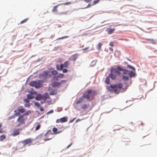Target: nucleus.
<instances>
[{
  "label": "nucleus",
  "instance_id": "obj_1",
  "mask_svg": "<svg viewBox=\"0 0 157 157\" xmlns=\"http://www.w3.org/2000/svg\"><path fill=\"white\" fill-rule=\"evenodd\" d=\"M124 85L121 82L118 83L117 84L111 85L108 87L109 90L111 93H114L116 94H118L120 92L119 89L123 88Z\"/></svg>",
  "mask_w": 157,
  "mask_h": 157
},
{
  "label": "nucleus",
  "instance_id": "obj_2",
  "mask_svg": "<svg viewBox=\"0 0 157 157\" xmlns=\"http://www.w3.org/2000/svg\"><path fill=\"white\" fill-rule=\"evenodd\" d=\"M96 95L97 93L95 90H89L83 94L82 97L90 101L94 99V96Z\"/></svg>",
  "mask_w": 157,
  "mask_h": 157
},
{
  "label": "nucleus",
  "instance_id": "obj_3",
  "mask_svg": "<svg viewBox=\"0 0 157 157\" xmlns=\"http://www.w3.org/2000/svg\"><path fill=\"white\" fill-rule=\"evenodd\" d=\"M123 69L121 67L118 66L117 69L113 67L111 68L110 70V71L111 72H112L115 73L117 75H120L121 74V72L119 71H123Z\"/></svg>",
  "mask_w": 157,
  "mask_h": 157
},
{
  "label": "nucleus",
  "instance_id": "obj_4",
  "mask_svg": "<svg viewBox=\"0 0 157 157\" xmlns=\"http://www.w3.org/2000/svg\"><path fill=\"white\" fill-rule=\"evenodd\" d=\"M67 82L65 80H63L60 82H54L51 84L52 86L53 87H59L60 85L63 83H66Z\"/></svg>",
  "mask_w": 157,
  "mask_h": 157
},
{
  "label": "nucleus",
  "instance_id": "obj_5",
  "mask_svg": "<svg viewBox=\"0 0 157 157\" xmlns=\"http://www.w3.org/2000/svg\"><path fill=\"white\" fill-rule=\"evenodd\" d=\"M17 121L18 122V124L17 125V127H19L21 124H24L25 119L24 118L23 115L20 116L17 119Z\"/></svg>",
  "mask_w": 157,
  "mask_h": 157
},
{
  "label": "nucleus",
  "instance_id": "obj_6",
  "mask_svg": "<svg viewBox=\"0 0 157 157\" xmlns=\"http://www.w3.org/2000/svg\"><path fill=\"white\" fill-rule=\"evenodd\" d=\"M32 142V140L30 138L25 139L21 141V143L23 144V146H25L27 144H29V145H30Z\"/></svg>",
  "mask_w": 157,
  "mask_h": 157
},
{
  "label": "nucleus",
  "instance_id": "obj_7",
  "mask_svg": "<svg viewBox=\"0 0 157 157\" xmlns=\"http://www.w3.org/2000/svg\"><path fill=\"white\" fill-rule=\"evenodd\" d=\"M124 73L125 74H128L129 77L131 78L135 75V73L133 71H129L128 70L124 69Z\"/></svg>",
  "mask_w": 157,
  "mask_h": 157
},
{
  "label": "nucleus",
  "instance_id": "obj_8",
  "mask_svg": "<svg viewBox=\"0 0 157 157\" xmlns=\"http://www.w3.org/2000/svg\"><path fill=\"white\" fill-rule=\"evenodd\" d=\"M49 72L44 71L43 72V73L41 74H40L39 75V77L40 78H42L44 77L45 78H46L48 77V74Z\"/></svg>",
  "mask_w": 157,
  "mask_h": 157
},
{
  "label": "nucleus",
  "instance_id": "obj_9",
  "mask_svg": "<svg viewBox=\"0 0 157 157\" xmlns=\"http://www.w3.org/2000/svg\"><path fill=\"white\" fill-rule=\"evenodd\" d=\"M21 128L16 129L13 130V132L11 134V135L15 136L19 134L21 130Z\"/></svg>",
  "mask_w": 157,
  "mask_h": 157
},
{
  "label": "nucleus",
  "instance_id": "obj_10",
  "mask_svg": "<svg viewBox=\"0 0 157 157\" xmlns=\"http://www.w3.org/2000/svg\"><path fill=\"white\" fill-rule=\"evenodd\" d=\"M42 99H44V102H45L46 101L47 99H50L48 94L45 93L42 95Z\"/></svg>",
  "mask_w": 157,
  "mask_h": 157
},
{
  "label": "nucleus",
  "instance_id": "obj_11",
  "mask_svg": "<svg viewBox=\"0 0 157 157\" xmlns=\"http://www.w3.org/2000/svg\"><path fill=\"white\" fill-rule=\"evenodd\" d=\"M115 30V29H112L111 28H108L106 29V31L109 34L113 33Z\"/></svg>",
  "mask_w": 157,
  "mask_h": 157
},
{
  "label": "nucleus",
  "instance_id": "obj_12",
  "mask_svg": "<svg viewBox=\"0 0 157 157\" xmlns=\"http://www.w3.org/2000/svg\"><path fill=\"white\" fill-rule=\"evenodd\" d=\"M123 79L125 81L128 80L129 79V76L128 75V74H125L124 73V69L123 70Z\"/></svg>",
  "mask_w": 157,
  "mask_h": 157
},
{
  "label": "nucleus",
  "instance_id": "obj_13",
  "mask_svg": "<svg viewBox=\"0 0 157 157\" xmlns=\"http://www.w3.org/2000/svg\"><path fill=\"white\" fill-rule=\"evenodd\" d=\"M117 74L112 72H111L110 73L109 75V77L113 80H115L116 78Z\"/></svg>",
  "mask_w": 157,
  "mask_h": 157
},
{
  "label": "nucleus",
  "instance_id": "obj_14",
  "mask_svg": "<svg viewBox=\"0 0 157 157\" xmlns=\"http://www.w3.org/2000/svg\"><path fill=\"white\" fill-rule=\"evenodd\" d=\"M78 55L77 54H75L72 55L69 59L71 61H75L78 58Z\"/></svg>",
  "mask_w": 157,
  "mask_h": 157
},
{
  "label": "nucleus",
  "instance_id": "obj_15",
  "mask_svg": "<svg viewBox=\"0 0 157 157\" xmlns=\"http://www.w3.org/2000/svg\"><path fill=\"white\" fill-rule=\"evenodd\" d=\"M17 110L20 113H23L25 112V109H24L22 106H19L17 108Z\"/></svg>",
  "mask_w": 157,
  "mask_h": 157
},
{
  "label": "nucleus",
  "instance_id": "obj_16",
  "mask_svg": "<svg viewBox=\"0 0 157 157\" xmlns=\"http://www.w3.org/2000/svg\"><path fill=\"white\" fill-rule=\"evenodd\" d=\"M41 86V85L40 83V81H36V83L35 87L36 88H39Z\"/></svg>",
  "mask_w": 157,
  "mask_h": 157
},
{
  "label": "nucleus",
  "instance_id": "obj_17",
  "mask_svg": "<svg viewBox=\"0 0 157 157\" xmlns=\"http://www.w3.org/2000/svg\"><path fill=\"white\" fill-rule=\"evenodd\" d=\"M83 98L82 96L80 97L78 100L76 101V103L77 105H78L82 102L83 101Z\"/></svg>",
  "mask_w": 157,
  "mask_h": 157
},
{
  "label": "nucleus",
  "instance_id": "obj_18",
  "mask_svg": "<svg viewBox=\"0 0 157 157\" xmlns=\"http://www.w3.org/2000/svg\"><path fill=\"white\" fill-rule=\"evenodd\" d=\"M60 121H61V123L67 122V117H63L60 118Z\"/></svg>",
  "mask_w": 157,
  "mask_h": 157
},
{
  "label": "nucleus",
  "instance_id": "obj_19",
  "mask_svg": "<svg viewBox=\"0 0 157 157\" xmlns=\"http://www.w3.org/2000/svg\"><path fill=\"white\" fill-rule=\"evenodd\" d=\"M103 44L101 43H99L97 46V48L100 51L101 49V47L102 45Z\"/></svg>",
  "mask_w": 157,
  "mask_h": 157
},
{
  "label": "nucleus",
  "instance_id": "obj_20",
  "mask_svg": "<svg viewBox=\"0 0 157 157\" xmlns=\"http://www.w3.org/2000/svg\"><path fill=\"white\" fill-rule=\"evenodd\" d=\"M42 99V95L41 94H38L36 97V99L37 100H39Z\"/></svg>",
  "mask_w": 157,
  "mask_h": 157
},
{
  "label": "nucleus",
  "instance_id": "obj_21",
  "mask_svg": "<svg viewBox=\"0 0 157 157\" xmlns=\"http://www.w3.org/2000/svg\"><path fill=\"white\" fill-rule=\"evenodd\" d=\"M52 131L53 132H54V134H58L62 132V131H60L59 132H57V129L56 128H54L52 129Z\"/></svg>",
  "mask_w": 157,
  "mask_h": 157
},
{
  "label": "nucleus",
  "instance_id": "obj_22",
  "mask_svg": "<svg viewBox=\"0 0 157 157\" xmlns=\"http://www.w3.org/2000/svg\"><path fill=\"white\" fill-rule=\"evenodd\" d=\"M22 144L21 143V142L19 143L17 146L18 149H20L21 148H22L24 146H23V144Z\"/></svg>",
  "mask_w": 157,
  "mask_h": 157
},
{
  "label": "nucleus",
  "instance_id": "obj_23",
  "mask_svg": "<svg viewBox=\"0 0 157 157\" xmlns=\"http://www.w3.org/2000/svg\"><path fill=\"white\" fill-rule=\"evenodd\" d=\"M146 40L148 41H150L151 43L153 44H155L156 43L155 40L153 39H146Z\"/></svg>",
  "mask_w": 157,
  "mask_h": 157
},
{
  "label": "nucleus",
  "instance_id": "obj_24",
  "mask_svg": "<svg viewBox=\"0 0 157 157\" xmlns=\"http://www.w3.org/2000/svg\"><path fill=\"white\" fill-rule=\"evenodd\" d=\"M36 83V81H31L30 82L29 85L32 87H35Z\"/></svg>",
  "mask_w": 157,
  "mask_h": 157
},
{
  "label": "nucleus",
  "instance_id": "obj_25",
  "mask_svg": "<svg viewBox=\"0 0 157 157\" xmlns=\"http://www.w3.org/2000/svg\"><path fill=\"white\" fill-rule=\"evenodd\" d=\"M63 64L64 67H67L69 64V63L68 61H66Z\"/></svg>",
  "mask_w": 157,
  "mask_h": 157
},
{
  "label": "nucleus",
  "instance_id": "obj_26",
  "mask_svg": "<svg viewBox=\"0 0 157 157\" xmlns=\"http://www.w3.org/2000/svg\"><path fill=\"white\" fill-rule=\"evenodd\" d=\"M105 82L107 84H109V82H110V79H109V77H107L105 79Z\"/></svg>",
  "mask_w": 157,
  "mask_h": 157
},
{
  "label": "nucleus",
  "instance_id": "obj_27",
  "mask_svg": "<svg viewBox=\"0 0 157 157\" xmlns=\"http://www.w3.org/2000/svg\"><path fill=\"white\" fill-rule=\"evenodd\" d=\"M57 76L58 78H62L64 77V75L63 74H59Z\"/></svg>",
  "mask_w": 157,
  "mask_h": 157
},
{
  "label": "nucleus",
  "instance_id": "obj_28",
  "mask_svg": "<svg viewBox=\"0 0 157 157\" xmlns=\"http://www.w3.org/2000/svg\"><path fill=\"white\" fill-rule=\"evenodd\" d=\"M88 107V105H87L86 104H84L82 105L81 107V108L83 109H85L87 108Z\"/></svg>",
  "mask_w": 157,
  "mask_h": 157
},
{
  "label": "nucleus",
  "instance_id": "obj_29",
  "mask_svg": "<svg viewBox=\"0 0 157 157\" xmlns=\"http://www.w3.org/2000/svg\"><path fill=\"white\" fill-rule=\"evenodd\" d=\"M27 98L28 99H33L34 98L32 94H28L27 96Z\"/></svg>",
  "mask_w": 157,
  "mask_h": 157
},
{
  "label": "nucleus",
  "instance_id": "obj_30",
  "mask_svg": "<svg viewBox=\"0 0 157 157\" xmlns=\"http://www.w3.org/2000/svg\"><path fill=\"white\" fill-rule=\"evenodd\" d=\"M6 138L5 136L2 135L0 136V141H2Z\"/></svg>",
  "mask_w": 157,
  "mask_h": 157
},
{
  "label": "nucleus",
  "instance_id": "obj_31",
  "mask_svg": "<svg viewBox=\"0 0 157 157\" xmlns=\"http://www.w3.org/2000/svg\"><path fill=\"white\" fill-rule=\"evenodd\" d=\"M100 1V0H94L92 3V5H95L97 4V3H98L99 1Z\"/></svg>",
  "mask_w": 157,
  "mask_h": 157
},
{
  "label": "nucleus",
  "instance_id": "obj_32",
  "mask_svg": "<svg viewBox=\"0 0 157 157\" xmlns=\"http://www.w3.org/2000/svg\"><path fill=\"white\" fill-rule=\"evenodd\" d=\"M43 136V134L41 133L37 136L36 137V139H41Z\"/></svg>",
  "mask_w": 157,
  "mask_h": 157
},
{
  "label": "nucleus",
  "instance_id": "obj_33",
  "mask_svg": "<svg viewBox=\"0 0 157 157\" xmlns=\"http://www.w3.org/2000/svg\"><path fill=\"white\" fill-rule=\"evenodd\" d=\"M60 69H58L57 70L58 71H61L63 70V68L64 67V65L63 64H61L60 65Z\"/></svg>",
  "mask_w": 157,
  "mask_h": 157
},
{
  "label": "nucleus",
  "instance_id": "obj_34",
  "mask_svg": "<svg viewBox=\"0 0 157 157\" xmlns=\"http://www.w3.org/2000/svg\"><path fill=\"white\" fill-rule=\"evenodd\" d=\"M17 111V110H15L14 111V113H15L14 114V116H19L20 115V113L19 112H16Z\"/></svg>",
  "mask_w": 157,
  "mask_h": 157
},
{
  "label": "nucleus",
  "instance_id": "obj_35",
  "mask_svg": "<svg viewBox=\"0 0 157 157\" xmlns=\"http://www.w3.org/2000/svg\"><path fill=\"white\" fill-rule=\"evenodd\" d=\"M58 7V6H55L53 7V9L52 10V11L53 12H56L58 11L57 9V8Z\"/></svg>",
  "mask_w": 157,
  "mask_h": 157
},
{
  "label": "nucleus",
  "instance_id": "obj_36",
  "mask_svg": "<svg viewBox=\"0 0 157 157\" xmlns=\"http://www.w3.org/2000/svg\"><path fill=\"white\" fill-rule=\"evenodd\" d=\"M52 132V131L51 130H49L47 131V132L44 134V136H46L48 135L49 134L51 133Z\"/></svg>",
  "mask_w": 157,
  "mask_h": 157
},
{
  "label": "nucleus",
  "instance_id": "obj_37",
  "mask_svg": "<svg viewBox=\"0 0 157 157\" xmlns=\"http://www.w3.org/2000/svg\"><path fill=\"white\" fill-rule=\"evenodd\" d=\"M52 74L54 75H56L58 73V72L56 70H53L51 72Z\"/></svg>",
  "mask_w": 157,
  "mask_h": 157
},
{
  "label": "nucleus",
  "instance_id": "obj_38",
  "mask_svg": "<svg viewBox=\"0 0 157 157\" xmlns=\"http://www.w3.org/2000/svg\"><path fill=\"white\" fill-rule=\"evenodd\" d=\"M31 113V111L30 110H28L26 113H25L22 115H23V117L24 116H27L29 113Z\"/></svg>",
  "mask_w": 157,
  "mask_h": 157
},
{
  "label": "nucleus",
  "instance_id": "obj_39",
  "mask_svg": "<svg viewBox=\"0 0 157 157\" xmlns=\"http://www.w3.org/2000/svg\"><path fill=\"white\" fill-rule=\"evenodd\" d=\"M28 18H26L24 19L23 20L21 21V22H20V24H22L28 21Z\"/></svg>",
  "mask_w": 157,
  "mask_h": 157
},
{
  "label": "nucleus",
  "instance_id": "obj_40",
  "mask_svg": "<svg viewBox=\"0 0 157 157\" xmlns=\"http://www.w3.org/2000/svg\"><path fill=\"white\" fill-rule=\"evenodd\" d=\"M40 127V125L38 124L35 128V130L37 131L39 130Z\"/></svg>",
  "mask_w": 157,
  "mask_h": 157
},
{
  "label": "nucleus",
  "instance_id": "obj_41",
  "mask_svg": "<svg viewBox=\"0 0 157 157\" xmlns=\"http://www.w3.org/2000/svg\"><path fill=\"white\" fill-rule=\"evenodd\" d=\"M89 48V47H87L82 49V50L83 52H85L87 51V50Z\"/></svg>",
  "mask_w": 157,
  "mask_h": 157
},
{
  "label": "nucleus",
  "instance_id": "obj_42",
  "mask_svg": "<svg viewBox=\"0 0 157 157\" xmlns=\"http://www.w3.org/2000/svg\"><path fill=\"white\" fill-rule=\"evenodd\" d=\"M127 67L128 68H129L134 70V71H135V68L134 67H132V66H131L130 65H127Z\"/></svg>",
  "mask_w": 157,
  "mask_h": 157
},
{
  "label": "nucleus",
  "instance_id": "obj_43",
  "mask_svg": "<svg viewBox=\"0 0 157 157\" xmlns=\"http://www.w3.org/2000/svg\"><path fill=\"white\" fill-rule=\"evenodd\" d=\"M59 78H58V76H54L52 80L57 81L58 80Z\"/></svg>",
  "mask_w": 157,
  "mask_h": 157
},
{
  "label": "nucleus",
  "instance_id": "obj_44",
  "mask_svg": "<svg viewBox=\"0 0 157 157\" xmlns=\"http://www.w3.org/2000/svg\"><path fill=\"white\" fill-rule=\"evenodd\" d=\"M34 105H35L38 107L40 106V104L38 102H35L34 103Z\"/></svg>",
  "mask_w": 157,
  "mask_h": 157
},
{
  "label": "nucleus",
  "instance_id": "obj_45",
  "mask_svg": "<svg viewBox=\"0 0 157 157\" xmlns=\"http://www.w3.org/2000/svg\"><path fill=\"white\" fill-rule=\"evenodd\" d=\"M125 139V138L124 137L122 138V141L123 142H128L129 140L128 138L126 139H127V140H124Z\"/></svg>",
  "mask_w": 157,
  "mask_h": 157
},
{
  "label": "nucleus",
  "instance_id": "obj_46",
  "mask_svg": "<svg viewBox=\"0 0 157 157\" xmlns=\"http://www.w3.org/2000/svg\"><path fill=\"white\" fill-rule=\"evenodd\" d=\"M15 117L14 116V115H13V116H11L10 117H9L8 118V119L10 120L11 119L14 118H15Z\"/></svg>",
  "mask_w": 157,
  "mask_h": 157
},
{
  "label": "nucleus",
  "instance_id": "obj_47",
  "mask_svg": "<svg viewBox=\"0 0 157 157\" xmlns=\"http://www.w3.org/2000/svg\"><path fill=\"white\" fill-rule=\"evenodd\" d=\"M68 72V70L66 69H64L63 70V73H66Z\"/></svg>",
  "mask_w": 157,
  "mask_h": 157
},
{
  "label": "nucleus",
  "instance_id": "obj_48",
  "mask_svg": "<svg viewBox=\"0 0 157 157\" xmlns=\"http://www.w3.org/2000/svg\"><path fill=\"white\" fill-rule=\"evenodd\" d=\"M71 3V2H65L63 4V5H67L69 4H70Z\"/></svg>",
  "mask_w": 157,
  "mask_h": 157
},
{
  "label": "nucleus",
  "instance_id": "obj_49",
  "mask_svg": "<svg viewBox=\"0 0 157 157\" xmlns=\"http://www.w3.org/2000/svg\"><path fill=\"white\" fill-rule=\"evenodd\" d=\"M53 110H51L49 111L47 113V114H49L52 113L53 112Z\"/></svg>",
  "mask_w": 157,
  "mask_h": 157
},
{
  "label": "nucleus",
  "instance_id": "obj_50",
  "mask_svg": "<svg viewBox=\"0 0 157 157\" xmlns=\"http://www.w3.org/2000/svg\"><path fill=\"white\" fill-rule=\"evenodd\" d=\"M46 102L48 103V104H50L52 103V100L51 99L50 100L48 101H46Z\"/></svg>",
  "mask_w": 157,
  "mask_h": 157
},
{
  "label": "nucleus",
  "instance_id": "obj_51",
  "mask_svg": "<svg viewBox=\"0 0 157 157\" xmlns=\"http://www.w3.org/2000/svg\"><path fill=\"white\" fill-rule=\"evenodd\" d=\"M24 100L25 101V102L26 103H28L29 101L28 99H24Z\"/></svg>",
  "mask_w": 157,
  "mask_h": 157
},
{
  "label": "nucleus",
  "instance_id": "obj_52",
  "mask_svg": "<svg viewBox=\"0 0 157 157\" xmlns=\"http://www.w3.org/2000/svg\"><path fill=\"white\" fill-rule=\"evenodd\" d=\"M110 46H111V47H113L114 46V43L113 42H111L109 44Z\"/></svg>",
  "mask_w": 157,
  "mask_h": 157
},
{
  "label": "nucleus",
  "instance_id": "obj_53",
  "mask_svg": "<svg viewBox=\"0 0 157 157\" xmlns=\"http://www.w3.org/2000/svg\"><path fill=\"white\" fill-rule=\"evenodd\" d=\"M51 139H52L51 138H48V139H45L44 140V141H47L48 140H51Z\"/></svg>",
  "mask_w": 157,
  "mask_h": 157
},
{
  "label": "nucleus",
  "instance_id": "obj_54",
  "mask_svg": "<svg viewBox=\"0 0 157 157\" xmlns=\"http://www.w3.org/2000/svg\"><path fill=\"white\" fill-rule=\"evenodd\" d=\"M60 119H57V120H56V122L57 123H59L60 122H61V121H60Z\"/></svg>",
  "mask_w": 157,
  "mask_h": 157
},
{
  "label": "nucleus",
  "instance_id": "obj_55",
  "mask_svg": "<svg viewBox=\"0 0 157 157\" xmlns=\"http://www.w3.org/2000/svg\"><path fill=\"white\" fill-rule=\"evenodd\" d=\"M25 107H29L30 105L29 104H25Z\"/></svg>",
  "mask_w": 157,
  "mask_h": 157
},
{
  "label": "nucleus",
  "instance_id": "obj_56",
  "mask_svg": "<svg viewBox=\"0 0 157 157\" xmlns=\"http://www.w3.org/2000/svg\"><path fill=\"white\" fill-rule=\"evenodd\" d=\"M68 37V36H63L62 37V39H63L67 38Z\"/></svg>",
  "mask_w": 157,
  "mask_h": 157
},
{
  "label": "nucleus",
  "instance_id": "obj_57",
  "mask_svg": "<svg viewBox=\"0 0 157 157\" xmlns=\"http://www.w3.org/2000/svg\"><path fill=\"white\" fill-rule=\"evenodd\" d=\"M40 111H42L44 110V109H43V108L42 107H40Z\"/></svg>",
  "mask_w": 157,
  "mask_h": 157
},
{
  "label": "nucleus",
  "instance_id": "obj_58",
  "mask_svg": "<svg viewBox=\"0 0 157 157\" xmlns=\"http://www.w3.org/2000/svg\"><path fill=\"white\" fill-rule=\"evenodd\" d=\"M72 143H71L70 144L68 145L67 147V148H69L72 144Z\"/></svg>",
  "mask_w": 157,
  "mask_h": 157
},
{
  "label": "nucleus",
  "instance_id": "obj_59",
  "mask_svg": "<svg viewBox=\"0 0 157 157\" xmlns=\"http://www.w3.org/2000/svg\"><path fill=\"white\" fill-rule=\"evenodd\" d=\"M57 68H58V69H60V67L58 65H56V69L57 70Z\"/></svg>",
  "mask_w": 157,
  "mask_h": 157
},
{
  "label": "nucleus",
  "instance_id": "obj_60",
  "mask_svg": "<svg viewBox=\"0 0 157 157\" xmlns=\"http://www.w3.org/2000/svg\"><path fill=\"white\" fill-rule=\"evenodd\" d=\"M81 120V119H78L76 121V122L77 123V122H78V121H80Z\"/></svg>",
  "mask_w": 157,
  "mask_h": 157
},
{
  "label": "nucleus",
  "instance_id": "obj_61",
  "mask_svg": "<svg viewBox=\"0 0 157 157\" xmlns=\"http://www.w3.org/2000/svg\"><path fill=\"white\" fill-rule=\"evenodd\" d=\"M75 118H74L71 121H70V122H72L75 120Z\"/></svg>",
  "mask_w": 157,
  "mask_h": 157
},
{
  "label": "nucleus",
  "instance_id": "obj_62",
  "mask_svg": "<svg viewBox=\"0 0 157 157\" xmlns=\"http://www.w3.org/2000/svg\"><path fill=\"white\" fill-rule=\"evenodd\" d=\"M91 6V5L90 4H89L86 7V8L89 7Z\"/></svg>",
  "mask_w": 157,
  "mask_h": 157
},
{
  "label": "nucleus",
  "instance_id": "obj_63",
  "mask_svg": "<svg viewBox=\"0 0 157 157\" xmlns=\"http://www.w3.org/2000/svg\"><path fill=\"white\" fill-rule=\"evenodd\" d=\"M109 49L111 51H113V49L112 48H109Z\"/></svg>",
  "mask_w": 157,
  "mask_h": 157
},
{
  "label": "nucleus",
  "instance_id": "obj_64",
  "mask_svg": "<svg viewBox=\"0 0 157 157\" xmlns=\"http://www.w3.org/2000/svg\"><path fill=\"white\" fill-rule=\"evenodd\" d=\"M50 95H53L54 94V93L53 92H51L50 93Z\"/></svg>",
  "mask_w": 157,
  "mask_h": 157
}]
</instances>
